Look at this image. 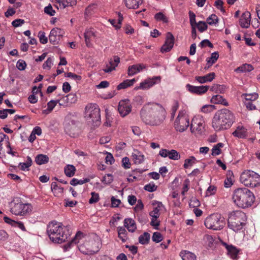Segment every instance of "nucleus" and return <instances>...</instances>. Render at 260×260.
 I'll list each match as a JSON object with an SVG mask.
<instances>
[{
    "label": "nucleus",
    "mask_w": 260,
    "mask_h": 260,
    "mask_svg": "<svg viewBox=\"0 0 260 260\" xmlns=\"http://www.w3.org/2000/svg\"><path fill=\"white\" fill-rule=\"evenodd\" d=\"M47 232L50 239L56 243L65 242L71 235L69 226H64L61 223L56 221L49 223Z\"/></svg>",
    "instance_id": "1"
},
{
    "label": "nucleus",
    "mask_w": 260,
    "mask_h": 260,
    "mask_svg": "<svg viewBox=\"0 0 260 260\" xmlns=\"http://www.w3.org/2000/svg\"><path fill=\"white\" fill-rule=\"evenodd\" d=\"M235 204L242 208H248L252 205L255 200L253 193L245 187L235 189L233 194Z\"/></svg>",
    "instance_id": "2"
},
{
    "label": "nucleus",
    "mask_w": 260,
    "mask_h": 260,
    "mask_svg": "<svg viewBox=\"0 0 260 260\" xmlns=\"http://www.w3.org/2000/svg\"><path fill=\"white\" fill-rule=\"evenodd\" d=\"M247 216L241 211H235L231 213L228 220V227L237 232L242 230L246 224Z\"/></svg>",
    "instance_id": "3"
},
{
    "label": "nucleus",
    "mask_w": 260,
    "mask_h": 260,
    "mask_svg": "<svg viewBox=\"0 0 260 260\" xmlns=\"http://www.w3.org/2000/svg\"><path fill=\"white\" fill-rule=\"evenodd\" d=\"M225 224L224 217L218 213L210 215L205 219L204 221V224L207 229L215 231L222 229Z\"/></svg>",
    "instance_id": "4"
},
{
    "label": "nucleus",
    "mask_w": 260,
    "mask_h": 260,
    "mask_svg": "<svg viewBox=\"0 0 260 260\" xmlns=\"http://www.w3.org/2000/svg\"><path fill=\"white\" fill-rule=\"evenodd\" d=\"M240 181L245 186L254 187L260 185V175L251 170H246L240 176Z\"/></svg>",
    "instance_id": "5"
},
{
    "label": "nucleus",
    "mask_w": 260,
    "mask_h": 260,
    "mask_svg": "<svg viewBox=\"0 0 260 260\" xmlns=\"http://www.w3.org/2000/svg\"><path fill=\"white\" fill-rule=\"evenodd\" d=\"M233 122V115H215L212 125L215 129L219 131L230 127Z\"/></svg>",
    "instance_id": "6"
},
{
    "label": "nucleus",
    "mask_w": 260,
    "mask_h": 260,
    "mask_svg": "<svg viewBox=\"0 0 260 260\" xmlns=\"http://www.w3.org/2000/svg\"><path fill=\"white\" fill-rule=\"evenodd\" d=\"M32 210V206L29 203H23L21 201L13 202L11 205V212L16 215L25 216L29 214Z\"/></svg>",
    "instance_id": "7"
},
{
    "label": "nucleus",
    "mask_w": 260,
    "mask_h": 260,
    "mask_svg": "<svg viewBox=\"0 0 260 260\" xmlns=\"http://www.w3.org/2000/svg\"><path fill=\"white\" fill-rule=\"evenodd\" d=\"M141 118L146 124L157 125L165 119V115H141Z\"/></svg>",
    "instance_id": "8"
},
{
    "label": "nucleus",
    "mask_w": 260,
    "mask_h": 260,
    "mask_svg": "<svg viewBox=\"0 0 260 260\" xmlns=\"http://www.w3.org/2000/svg\"><path fill=\"white\" fill-rule=\"evenodd\" d=\"M189 125V119L187 115H178L174 122L176 131L182 132L187 129Z\"/></svg>",
    "instance_id": "9"
},
{
    "label": "nucleus",
    "mask_w": 260,
    "mask_h": 260,
    "mask_svg": "<svg viewBox=\"0 0 260 260\" xmlns=\"http://www.w3.org/2000/svg\"><path fill=\"white\" fill-rule=\"evenodd\" d=\"M161 81L160 76H154L152 78H148L141 82L140 86L136 88L137 89L148 90L154 85L159 84Z\"/></svg>",
    "instance_id": "10"
},
{
    "label": "nucleus",
    "mask_w": 260,
    "mask_h": 260,
    "mask_svg": "<svg viewBox=\"0 0 260 260\" xmlns=\"http://www.w3.org/2000/svg\"><path fill=\"white\" fill-rule=\"evenodd\" d=\"M174 44V37L172 33L168 32L166 35L165 44L161 48V52H168L173 48Z\"/></svg>",
    "instance_id": "11"
},
{
    "label": "nucleus",
    "mask_w": 260,
    "mask_h": 260,
    "mask_svg": "<svg viewBox=\"0 0 260 260\" xmlns=\"http://www.w3.org/2000/svg\"><path fill=\"white\" fill-rule=\"evenodd\" d=\"M159 154L162 157H168L170 159L173 160H178L180 158V154L174 149L169 150L166 149H161L159 152Z\"/></svg>",
    "instance_id": "12"
},
{
    "label": "nucleus",
    "mask_w": 260,
    "mask_h": 260,
    "mask_svg": "<svg viewBox=\"0 0 260 260\" xmlns=\"http://www.w3.org/2000/svg\"><path fill=\"white\" fill-rule=\"evenodd\" d=\"M186 89L191 93L201 95L206 93L209 89V86H193L189 84L186 85Z\"/></svg>",
    "instance_id": "13"
},
{
    "label": "nucleus",
    "mask_w": 260,
    "mask_h": 260,
    "mask_svg": "<svg viewBox=\"0 0 260 260\" xmlns=\"http://www.w3.org/2000/svg\"><path fill=\"white\" fill-rule=\"evenodd\" d=\"M118 110L120 114H129L132 110V106L128 99L121 100L119 103Z\"/></svg>",
    "instance_id": "14"
},
{
    "label": "nucleus",
    "mask_w": 260,
    "mask_h": 260,
    "mask_svg": "<svg viewBox=\"0 0 260 260\" xmlns=\"http://www.w3.org/2000/svg\"><path fill=\"white\" fill-rule=\"evenodd\" d=\"M77 101V97L75 93H70L63 96L59 100V105L62 106H67L75 103Z\"/></svg>",
    "instance_id": "15"
},
{
    "label": "nucleus",
    "mask_w": 260,
    "mask_h": 260,
    "mask_svg": "<svg viewBox=\"0 0 260 260\" xmlns=\"http://www.w3.org/2000/svg\"><path fill=\"white\" fill-rule=\"evenodd\" d=\"M86 246L89 249V252L92 254L98 252L100 249L101 243L99 239L91 240L85 242Z\"/></svg>",
    "instance_id": "16"
},
{
    "label": "nucleus",
    "mask_w": 260,
    "mask_h": 260,
    "mask_svg": "<svg viewBox=\"0 0 260 260\" xmlns=\"http://www.w3.org/2000/svg\"><path fill=\"white\" fill-rule=\"evenodd\" d=\"M61 30L58 28H53L50 32L49 36V40L50 42L52 44H56L60 39Z\"/></svg>",
    "instance_id": "17"
},
{
    "label": "nucleus",
    "mask_w": 260,
    "mask_h": 260,
    "mask_svg": "<svg viewBox=\"0 0 260 260\" xmlns=\"http://www.w3.org/2000/svg\"><path fill=\"white\" fill-rule=\"evenodd\" d=\"M251 21V15L248 11L243 13L239 19V24L242 28H248Z\"/></svg>",
    "instance_id": "18"
},
{
    "label": "nucleus",
    "mask_w": 260,
    "mask_h": 260,
    "mask_svg": "<svg viewBox=\"0 0 260 260\" xmlns=\"http://www.w3.org/2000/svg\"><path fill=\"white\" fill-rule=\"evenodd\" d=\"M55 7L57 9H64L67 7L74 6L77 4L76 0H55Z\"/></svg>",
    "instance_id": "19"
},
{
    "label": "nucleus",
    "mask_w": 260,
    "mask_h": 260,
    "mask_svg": "<svg viewBox=\"0 0 260 260\" xmlns=\"http://www.w3.org/2000/svg\"><path fill=\"white\" fill-rule=\"evenodd\" d=\"M146 68V66L143 63H139L129 66L128 69V76H134V75L142 71Z\"/></svg>",
    "instance_id": "20"
},
{
    "label": "nucleus",
    "mask_w": 260,
    "mask_h": 260,
    "mask_svg": "<svg viewBox=\"0 0 260 260\" xmlns=\"http://www.w3.org/2000/svg\"><path fill=\"white\" fill-rule=\"evenodd\" d=\"M232 135L240 139L245 138L248 135L247 129L243 126L238 125L236 130L232 133Z\"/></svg>",
    "instance_id": "21"
},
{
    "label": "nucleus",
    "mask_w": 260,
    "mask_h": 260,
    "mask_svg": "<svg viewBox=\"0 0 260 260\" xmlns=\"http://www.w3.org/2000/svg\"><path fill=\"white\" fill-rule=\"evenodd\" d=\"M96 37L95 31L92 28L87 29L84 32L85 41L87 47L92 46L91 39Z\"/></svg>",
    "instance_id": "22"
},
{
    "label": "nucleus",
    "mask_w": 260,
    "mask_h": 260,
    "mask_svg": "<svg viewBox=\"0 0 260 260\" xmlns=\"http://www.w3.org/2000/svg\"><path fill=\"white\" fill-rule=\"evenodd\" d=\"M215 77L214 73H210L203 76H196L195 80L199 83L203 84L208 82H211Z\"/></svg>",
    "instance_id": "23"
},
{
    "label": "nucleus",
    "mask_w": 260,
    "mask_h": 260,
    "mask_svg": "<svg viewBox=\"0 0 260 260\" xmlns=\"http://www.w3.org/2000/svg\"><path fill=\"white\" fill-rule=\"evenodd\" d=\"M153 205L154 206L153 210L150 212V216L154 218H158L160 215V211L164 208V206L159 202H157Z\"/></svg>",
    "instance_id": "24"
},
{
    "label": "nucleus",
    "mask_w": 260,
    "mask_h": 260,
    "mask_svg": "<svg viewBox=\"0 0 260 260\" xmlns=\"http://www.w3.org/2000/svg\"><path fill=\"white\" fill-rule=\"evenodd\" d=\"M85 112L88 114H99L100 109L97 104L89 103L85 107Z\"/></svg>",
    "instance_id": "25"
},
{
    "label": "nucleus",
    "mask_w": 260,
    "mask_h": 260,
    "mask_svg": "<svg viewBox=\"0 0 260 260\" xmlns=\"http://www.w3.org/2000/svg\"><path fill=\"white\" fill-rule=\"evenodd\" d=\"M132 157L136 164H140L144 159V156L142 153L138 150H134L132 153Z\"/></svg>",
    "instance_id": "26"
},
{
    "label": "nucleus",
    "mask_w": 260,
    "mask_h": 260,
    "mask_svg": "<svg viewBox=\"0 0 260 260\" xmlns=\"http://www.w3.org/2000/svg\"><path fill=\"white\" fill-rule=\"evenodd\" d=\"M120 62V59L118 56H114L113 59H111L109 61V64L111 68L104 69L103 71L105 73H110L114 70Z\"/></svg>",
    "instance_id": "27"
},
{
    "label": "nucleus",
    "mask_w": 260,
    "mask_h": 260,
    "mask_svg": "<svg viewBox=\"0 0 260 260\" xmlns=\"http://www.w3.org/2000/svg\"><path fill=\"white\" fill-rule=\"evenodd\" d=\"M125 6L128 9H137L143 3V0H124Z\"/></svg>",
    "instance_id": "28"
},
{
    "label": "nucleus",
    "mask_w": 260,
    "mask_h": 260,
    "mask_svg": "<svg viewBox=\"0 0 260 260\" xmlns=\"http://www.w3.org/2000/svg\"><path fill=\"white\" fill-rule=\"evenodd\" d=\"M124 224L125 227L131 232H134L137 228L135 221L132 218L125 219Z\"/></svg>",
    "instance_id": "29"
},
{
    "label": "nucleus",
    "mask_w": 260,
    "mask_h": 260,
    "mask_svg": "<svg viewBox=\"0 0 260 260\" xmlns=\"http://www.w3.org/2000/svg\"><path fill=\"white\" fill-rule=\"evenodd\" d=\"M180 256L182 260L197 259V256L193 253L187 250L181 251L180 253Z\"/></svg>",
    "instance_id": "30"
},
{
    "label": "nucleus",
    "mask_w": 260,
    "mask_h": 260,
    "mask_svg": "<svg viewBox=\"0 0 260 260\" xmlns=\"http://www.w3.org/2000/svg\"><path fill=\"white\" fill-rule=\"evenodd\" d=\"M228 255L233 259H235L237 257L239 252L238 250L236 247L233 245H227L226 246Z\"/></svg>",
    "instance_id": "31"
},
{
    "label": "nucleus",
    "mask_w": 260,
    "mask_h": 260,
    "mask_svg": "<svg viewBox=\"0 0 260 260\" xmlns=\"http://www.w3.org/2000/svg\"><path fill=\"white\" fill-rule=\"evenodd\" d=\"M82 235V233L80 232H78L74 239H73L71 241L68 242L67 244H66L64 246V248L66 250H67L69 248H70L71 246L74 245L76 244V243L79 242V239L81 238V235Z\"/></svg>",
    "instance_id": "32"
},
{
    "label": "nucleus",
    "mask_w": 260,
    "mask_h": 260,
    "mask_svg": "<svg viewBox=\"0 0 260 260\" xmlns=\"http://www.w3.org/2000/svg\"><path fill=\"white\" fill-rule=\"evenodd\" d=\"M35 161L39 165L45 164L49 161V157L45 154H38L35 158Z\"/></svg>",
    "instance_id": "33"
},
{
    "label": "nucleus",
    "mask_w": 260,
    "mask_h": 260,
    "mask_svg": "<svg viewBox=\"0 0 260 260\" xmlns=\"http://www.w3.org/2000/svg\"><path fill=\"white\" fill-rule=\"evenodd\" d=\"M241 97L244 99V101H248L250 102H253L258 99V94L256 92H253L251 93H243Z\"/></svg>",
    "instance_id": "34"
},
{
    "label": "nucleus",
    "mask_w": 260,
    "mask_h": 260,
    "mask_svg": "<svg viewBox=\"0 0 260 260\" xmlns=\"http://www.w3.org/2000/svg\"><path fill=\"white\" fill-rule=\"evenodd\" d=\"M136 82V80L135 79H133L131 80H125L120 84H119L117 88L118 90L125 89L126 88L132 85H133Z\"/></svg>",
    "instance_id": "35"
},
{
    "label": "nucleus",
    "mask_w": 260,
    "mask_h": 260,
    "mask_svg": "<svg viewBox=\"0 0 260 260\" xmlns=\"http://www.w3.org/2000/svg\"><path fill=\"white\" fill-rule=\"evenodd\" d=\"M253 70V68L251 64L245 63L236 69L235 71L236 72L243 73L250 72Z\"/></svg>",
    "instance_id": "36"
},
{
    "label": "nucleus",
    "mask_w": 260,
    "mask_h": 260,
    "mask_svg": "<svg viewBox=\"0 0 260 260\" xmlns=\"http://www.w3.org/2000/svg\"><path fill=\"white\" fill-rule=\"evenodd\" d=\"M75 167L72 165H68L64 168V172L66 175L69 177L73 176L75 173Z\"/></svg>",
    "instance_id": "37"
},
{
    "label": "nucleus",
    "mask_w": 260,
    "mask_h": 260,
    "mask_svg": "<svg viewBox=\"0 0 260 260\" xmlns=\"http://www.w3.org/2000/svg\"><path fill=\"white\" fill-rule=\"evenodd\" d=\"M118 238L122 241L125 242L127 239V232L123 227H118L117 228Z\"/></svg>",
    "instance_id": "38"
},
{
    "label": "nucleus",
    "mask_w": 260,
    "mask_h": 260,
    "mask_svg": "<svg viewBox=\"0 0 260 260\" xmlns=\"http://www.w3.org/2000/svg\"><path fill=\"white\" fill-rule=\"evenodd\" d=\"M197 160L195 157L191 156L189 158L185 159L183 167L184 169H188L192 166V165L197 162Z\"/></svg>",
    "instance_id": "39"
},
{
    "label": "nucleus",
    "mask_w": 260,
    "mask_h": 260,
    "mask_svg": "<svg viewBox=\"0 0 260 260\" xmlns=\"http://www.w3.org/2000/svg\"><path fill=\"white\" fill-rule=\"evenodd\" d=\"M150 238V235L147 232H145L139 236V241L142 244H147L149 243Z\"/></svg>",
    "instance_id": "40"
},
{
    "label": "nucleus",
    "mask_w": 260,
    "mask_h": 260,
    "mask_svg": "<svg viewBox=\"0 0 260 260\" xmlns=\"http://www.w3.org/2000/svg\"><path fill=\"white\" fill-rule=\"evenodd\" d=\"M219 54L218 52H214L211 54V57L207 58L206 60L207 63L209 64V67L214 64L218 59Z\"/></svg>",
    "instance_id": "41"
},
{
    "label": "nucleus",
    "mask_w": 260,
    "mask_h": 260,
    "mask_svg": "<svg viewBox=\"0 0 260 260\" xmlns=\"http://www.w3.org/2000/svg\"><path fill=\"white\" fill-rule=\"evenodd\" d=\"M32 159L29 156L27 157V160L25 162H20L19 164V167L22 171H25L26 169L29 168L32 165Z\"/></svg>",
    "instance_id": "42"
},
{
    "label": "nucleus",
    "mask_w": 260,
    "mask_h": 260,
    "mask_svg": "<svg viewBox=\"0 0 260 260\" xmlns=\"http://www.w3.org/2000/svg\"><path fill=\"white\" fill-rule=\"evenodd\" d=\"M223 144L222 143H218L216 145H215L212 149V154L213 155H218L221 152V148L223 147Z\"/></svg>",
    "instance_id": "43"
},
{
    "label": "nucleus",
    "mask_w": 260,
    "mask_h": 260,
    "mask_svg": "<svg viewBox=\"0 0 260 260\" xmlns=\"http://www.w3.org/2000/svg\"><path fill=\"white\" fill-rule=\"evenodd\" d=\"M154 18L158 21H162L164 23H167L168 21V18L162 12L157 13L154 15Z\"/></svg>",
    "instance_id": "44"
},
{
    "label": "nucleus",
    "mask_w": 260,
    "mask_h": 260,
    "mask_svg": "<svg viewBox=\"0 0 260 260\" xmlns=\"http://www.w3.org/2000/svg\"><path fill=\"white\" fill-rule=\"evenodd\" d=\"M197 118L196 116H194L191 121V127L196 128L198 131H201V127H202L203 123L201 122H197Z\"/></svg>",
    "instance_id": "45"
},
{
    "label": "nucleus",
    "mask_w": 260,
    "mask_h": 260,
    "mask_svg": "<svg viewBox=\"0 0 260 260\" xmlns=\"http://www.w3.org/2000/svg\"><path fill=\"white\" fill-rule=\"evenodd\" d=\"M218 19L215 14H212L207 19V22L210 25H216L218 23Z\"/></svg>",
    "instance_id": "46"
},
{
    "label": "nucleus",
    "mask_w": 260,
    "mask_h": 260,
    "mask_svg": "<svg viewBox=\"0 0 260 260\" xmlns=\"http://www.w3.org/2000/svg\"><path fill=\"white\" fill-rule=\"evenodd\" d=\"M215 107L213 105H206L201 109V112L203 113H211L213 112Z\"/></svg>",
    "instance_id": "47"
},
{
    "label": "nucleus",
    "mask_w": 260,
    "mask_h": 260,
    "mask_svg": "<svg viewBox=\"0 0 260 260\" xmlns=\"http://www.w3.org/2000/svg\"><path fill=\"white\" fill-rule=\"evenodd\" d=\"M79 250L81 252L84 254L91 255L89 252V249L86 246V244L84 242L83 244H81L78 247Z\"/></svg>",
    "instance_id": "48"
},
{
    "label": "nucleus",
    "mask_w": 260,
    "mask_h": 260,
    "mask_svg": "<svg viewBox=\"0 0 260 260\" xmlns=\"http://www.w3.org/2000/svg\"><path fill=\"white\" fill-rule=\"evenodd\" d=\"M196 26L198 27V30L203 32L207 29V24L205 21H200L197 23Z\"/></svg>",
    "instance_id": "49"
},
{
    "label": "nucleus",
    "mask_w": 260,
    "mask_h": 260,
    "mask_svg": "<svg viewBox=\"0 0 260 260\" xmlns=\"http://www.w3.org/2000/svg\"><path fill=\"white\" fill-rule=\"evenodd\" d=\"M91 197L90 198L89 200V203L90 204H92L97 203L99 200V194L98 193H96L95 192H91Z\"/></svg>",
    "instance_id": "50"
},
{
    "label": "nucleus",
    "mask_w": 260,
    "mask_h": 260,
    "mask_svg": "<svg viewBox=\"0 0 260 260\" xmlns=\"http://www.w3.org/2000/svg\"><path fill=\"white\" fill-rule=\"evenodd\" d=\"M51 188L52 191H54V192H56V191H57V192L58 193H62L63 191V187L58 186L57 184L55 182H53L51 183Z\"/></svg>",
    "instance_id": "51"
},
{
    "label": "nucleus",
    "mask_w": 260,
    "mask_h": 260,
    "mask_svg": "<svg viewBox=\"0 0 260 260\" xmlns=\"http://www.w3.org/2000/svg\"><path fill=\"white\" fill-rule=\"evenodd\" d=\"M113 176L110 174H107L106 175L103 177L101 181L104 184H109L113 181Z\"/></svg>",
    "instance_id": "52"
},
{
    "label": "nucleus",
    "mask_w": 260,
    "mask_h": 260,
    "mask_svg": "<svg viewBox=\"0 0 260 260\" xmlns=\"http://www.w3.org/2000/svg\"><path fill=\"white\" fill-rule=\"evenodd\" d=\"M57 103H59V100H51L47 104V111L51 112Z\"/></svg>",
    "instance_id": "53"
},
{
    "label": "nucleus",
    "mask_w": 260,
    "mask_h": 260,
    "mask_svg": "<svg viewBox=\"0 0 260 260\" xmlns=\"http://www.w3.org/2000/svg\"><path fill=\"white\" fill-rule=\"evenodd\" d=\"M38 37L41 43L45 44L48 42V38L45 36V33L44 31H40L38 33Z\"/></svg>",
    "instance_id": "54"
},
{
    "label": "nucleus",
    "mask_w": 260,
    "mask_h": 260,
    "mask_svg": "<svg viewBox=\"0 0 260 260\" xmlns=\"http://www.w3.org/2000/svg\"><path fill=\"white\" fill-rule=\"evenodd\" d=\"M152 239L156 243H159L163 239L161 234L159 232H154L153 234Z\"/></svg>",
    "instance_id": "55"
},
{
    "label": "nucleus",
    "mask_w": 260,
    "mask_h": 260,
    "mask_svg": "<svg viewBox=\"0 0 260 260\" xmlns=\"http://www.w3.org/2000/svg\"><path fill=\"white\" fill-rule=\"evenodd\" d=\"M223 101V97L219 94L214 95L211 99V102L215 104H219Z\"/></svg>",
    "instance_id": "56"
},
{
    "label": "nucleus",
    "mask_w": 260,
    "mask_h": 260,
    "mask_svg": "<svg viewBox=\"0 0 260 260\" xmlns=\"http://www.w3.org/2000/svg\"><path fill=\"white\" fill-rule=\"evenodd\" d=\"M44 12L50 16H53L55 15V11L52 8L51 5L44 8Z\"/></svg>",
    "instance_id": "57"
},
{
    "label": "nucleus",
    "mask_w": 260,
    "mask_h": 260,
    "mask_svg": "<svg viewBox=\"0 0 260 260\" xmlns=\"http://www.w3.org/2000/svg\"><path fill=\"white\" fill-rule=\"evenodd\" d=\"M53 59L51 58H48L43 63V68L44 69L49 70L53 64Z\"/></svg>",
    "instance_id": "58"
},
{
    "label": "nucleus",
    "mask_w": 260,
    "mask_h": 260,
    "mask_svg": "<svg viewBox=\"0 0 260 260\" xmlns=\"http://www.w3.org/2000/svg\"><path fill=\"white\" fill-rule=\"evenodd\" d=\"M217 190V187L214 185H210L206 190V195L207 196L214 194Z\"/></svg>",
    "instance_id": "59"
},
{
    "label": "nucleus",
    "mask_w": 260,
    "mask_h": 260,
    "mask_svg": "<svg viewBox=\"0 0 260 260\" xmlns=\"http://www.w3.org/2000/svg\"><path fill=\"white\" fill-rule=\"evenodd\" d=\"M189 22L191 26L196 25V15L191 11L189 12Z\"/></svg>",
    "instance_id": "60"
},
{
    "label": "nucleus",
    "mask_w": 260,
    "mask_h": 260,
    "mask_svg": "<svg viewBox=\"0 0 260 260\" xmlns=\"http://www.w3.org/2000/svg\"><path fill=\"white\" fill-rule=\"evenodd\" d=\"M129 159L127 157H125L122 159V166L125 169H129L131 167Z\"/></svg>",
    "instance_id": "61"
},
{
    "label": "nucleus",
    "mask_w": 260,
    "mask_h": 260,
    "mask_svg": "<svg viewBox=\"0 0 260 260\" xmlns=\"http://www.w3.org/2000/svg\"><path fill=\"white\" fill-rule=\"evenodd\" d=\"M26 66L25 62L23 60H19L16 64L17 69L20 71L24 70Z\"/></svg>",
    "instance_id": "62"
},
{
    "label": "nucleus",
    "mask_w": 260,
    "mask_h": 260,
    "mask_svg": "<svg viewBox=\"0 0 260 260\" xmlns=\"http://www.w3.org/2000/svg\"><path fill=\"white\" fill-rule=\"evenodd\" d=\"M156 188H157V186H155V184L153 183H152V184L149 183V184H146L144 186V189L148 191L149 192H153V191L156 190Z\"/></svg>",
    "instance_id": "63"
},
{
    "label": "nucleus",
    "mask_w": 260,
    "mask_h": 260,
    "mask_svg": "<svg viewBox=\"0 0 260 260\" xmlns=\"http://www.w3.org/2000/svg\"><path fill=\"white\" fill-rule=\"evenodd\" d=\"M24 23V20L21 19H15L12 21V24L14 27H17Z\"/></svg>",
    "instance_id": "64"
}]
</instances>
